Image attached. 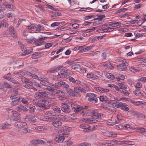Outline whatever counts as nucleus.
<instances>
[{
    "label": "nucleus",
    "mask_w": 146,
    "mask_h": 146,
    "mask_svg": "<svg viewBox=\"0 0 146 146\" xmlns=\"http://www.w3.org/2000/svg\"><path fill=\"white\" fill-rule=\"evenodd\" d=\"M29 111L31 113H33L35 112V110L36 108L35 106H30L29 107Z\"/></svg>",
    "instance_id": "49"
},
{
    "label": "nucleus",
    "mask_w": 146,
    "mask_h": 146,
    "mask_svg": "<svg viewBox=\"0 0 146 146\" xmlns=\"http://www.w3.org/2000/svg\"><path fill=\"white\" fill-rule=\"evenodd\" d=\"M62 66L61 65L54 66L51 68L50 69L48 70V72L50 73L57 72L62 68Z\"/></svg>",
    "instance_id": "13"
},
{
    "label": "nucleus",
    "mask_w": 146,
    "mask_h": 146,
    "mask_svg": "<svg viewBox=\"0 0 146 146\" xmlns=\"http://www.w3.org/2000/svg\"><path fill=\"white\" fill-rule=\"evenodd\" d=\"M63 81H61L56 83L53 86H54V87L56 88H58L59 87H62Z\"/></svg>",
    "instance_id": "34"
},
{
    "label": "nucleus",
    "mask_w": 146,
    "mask_h": 146,
    "mask_svg": "<svg viewBox=\"0 0 146 146\" xmlns=\"http://www.w3.org/2000/svg\"><path fill=\"white\" fill-rule=\"evenodd\" d=\"M80 128L83 129L84 132H89L90 131H92L94 130L93 128H91L89 125L86 126L85 124H82L80 125Z\"/></svg>",
    "instance_id": "11"
},
{
    "label": "nucleus",
    "mask_w": 146,
    "mask_h": 146,
    "mask_svg": "<svg viewBox=\"0 0 146 146\" xmlns=\"http://www.w3.org/2000/svg\"><path fill=\"white\" fill-rule=\"evenodd\" d=\"M46 109H49L50 107H52L55 104V102L53 100H49L48 101L46 100Z\"/></svg>",
    "instance_id": "18"
},
{
    "label": "nucleus",
    "mask_w": 146,
    "mask_h": 146,
    "mask_svg": "<svg viewBox=\"0 0 146 146\" xmlns=\"http://www.w3.org/2000/svg\"><path fill=\"white\" fill-rule=\"evenodd\" d=\"M103 115L102 114H101L98 112H94L92 114L91 116L92 117V120L93 121V123H94L100 122L102 116H103Z\"/></svg>",
    "instance_id": "3"
},
{
    "label": "nucleus",
    "mask_w": 146,
    "mask_h": 146,
    "mask_svg": "<svg viewBox=\"0 0 146 146\" xmlns=\"http://www.w3.org/2000/svg\"><path fill=\"white\" fill-rule=\"evenodd\" d=\"M58 117L60 120H61L62 121H64L66 119L64 116L61 115H58Z\"/></svg>",
    "instance_id": "55"
},
{
    "label": "nucleus",
    "mask_w": 146,
    "mask_h": 146,
    "mask_svg": "<svg viewBox=\"0 0 146 146\" xmlns=\"http://www.w3.org/2000/svg\"><path fill=\"white\" fill-rule=\"evenodd\" d=\"M109 136L112 137H115L117 136V133L113 132H110L109 133Z\"/></svg>",
    "instance_id": "57"
},
{
    "label": "nucleus",
    "mask_w": 146,
    "mask_h": 146,
    "mask_svg": "<svg viewBox=\"0 0 146 146\" xmlns=\"http://www.w3.org/2000/svg\"><path fill=\"white\" fill-rule=\"evenodd\" d=\"M21 101L22 103L25 104H28V99L27 98H21Z\"/></svg>",
    "instance_id": "50"
},
{
    "label": "nucleus",
    "mask_w": 146,
    "mask_h": 146,
    "mask_svg": "<svg viewBox=\"0 0 146 146\" xmlns=\"http://www.w3.org/2000/svg\"><path fill=\"white\" fill-rule=\"evenodd\" d=\"M5 6L6 8H9L10 9H11V10H14L13 6V5L12 4L5 5Z\"/></svg>",
    "instance_id": "53"
},
{
    "label": "nucleus",
    "mask_w": 146,
    "mask_h": 146,
    "mask_svg": "<svg viewBox=\"0 0 146 146\" xmlns=\"http://www.w3.org/2000/svg\"><path fill=\"white\" fill-rule=\"evenodd\" d=\"M97 17L94 19V20H98L99 21H101L102 19L105 17L106 16L105 15H96Z\"/></svg>",
    "instance_id": "36"
},
{
    "label": "nucleus",
    "mask_w": 146,
    "mask_h": 146,
    "mask_svg": "<svg viewBox=\"0 0 146 146\" xmlns=\"http://www.w3.org/2000/svg\"><path fill=\"white\" fill-rule=\"evenodd\" d=\"M91 144L85 142L81 143L79 146H91Z\"/></svg>",
    "instance_id": "58"
},
{
    "label": "nucleus",
    "mask_w": 146,
    "mask_h": 146,
    "mask_svg": "<svg viewBox=\"0 0 146 146\" xmlns=\"http://www.w3.org/2000/svg\"><path fill=\"white\" fill-rule=\"evenodd\" d=\"M44 42L40 38H39L37 40L36 42V45L40 46Z\"/></svg>",
    "instance_id": "52"
},
{
    "label": "nucleus",
    "mask_w": 146,
    "mask_h": 146,
    "mask_svg": "<svg viewBox=\"0 0 146 146\" xmlns=\"http://www.w3.org/2000/svg\"><path fill=\"white\" fill-rule=\"evenodd\" d=\"M128 65V63H126L125 64H119L117 66V68L119 70L125 71L127 69V66Z\"/></svg>",
    "instance_id": "16"
},
{
    "label": "nucleus",
    "mask_w": 146,
    "mask_h": 146,
    "mask_svg": "<svg viewBox=\"0 0 146 146\" xmlns=\"http://www.w3.org/2000/svg\"><path fill=\"white\" fill-rule=\"evenodd\" d=\"M25 119L26 121L31 122H34L36 120L34 117H32L30 115H27Z\"/></svg>",
    "instance_id": "19"
},
{
    "label": "nucleus",
    "mask_w": 146,
    "mask_h": 146,
    "mask_svg": "<svg viewBox=\"0 0 146 146\" xmlns=\"http://www.w3.org/2000/svg\"><path fill=\"white\" fill-rule=\"evenodd\" d=\"M61 105L62 107L61 108V109L63 112L66 113H68L70 112V106L69 105L64 103H62Z\"/></svg>",
    "instance_id": "10"
},
{
    "label": "nucleus",
    "mask_w": 146,
    "mask_h": 146,
    "mask_svg": "<svg viewBox=\"0 0 146 146\" xmlns=\"http://www.w3.org/2000/svg\"><path fill=\"white\" fill-rule=\"evenodd\" d=\"M119 87H120V89H126L127 87L126 86L123 84H120L119 85H118Z\"/></svg>",
    "instance_id": "63"
},
{
    "label": "nucleus",
    "mask_w": 146,
    "mask_h": 146,
    "mask_svg": "<svg viewBox=\"0 0 146 146\" xmlns=\"http://www.w3.org/2000/svg\"><path fill=\"white\" fill-rule=\"evenodd\" d=\"M69 80L70 82L74 84L79 85L80 84L81 82L80 81L75 79L72 77H70L69 76Z\"/></svg>",
    "instance_id": "23"
},
{
    "label": "nucleus",
    "mask_w": 146,
    "mask_h": 146,
    "mask_svg": "<svg viewBox=\"0 0 146 146\" xmlns=\"http://www.w3.org/2000/svg\"><path fill=\"white\" fill-rule=\"evenodd\" d=\"M115 128L118 129H121L123 128V125H118L115 126Z\"/></svg>",
    "instance_id": "64"
},
{
    "label": "nucleus",
    "mask_w": 146,
    "mask_h": 146,
    "mask_svg": "<svg viewBox=\"0 0 146 146\" xmlns=\"http://www.w3.org/2000/svg\"><path fill=\"white\" fill-rule=\"evenodd\" d=\"M55 11L56 12L53 13V15L51 16V17L53 19H55L56 17L61 15V13L59 12L58 10L57 11Z\"/></svg>",
    "instance_id": "32"
},
{
    "label": "nucleus",
    "mask_w": 146,
    "mask_h": 146,
    "mask_svg": "<svg viewBox=\"0 0 146 146\" xmlns=\"http://www.w3.org/2000/svg\"><path fill=\"white\" fill-rule=\"evenodd\" d=\"M32 143L33 144H44L46 143V142L42 139H35L32 141Z\"/></svg>",
    "instance_id": "21"
},
{
    "label": "nucleus",
    "mask_w": 146,
    "mask_h": 146,
    "mask_svg": "<svg viewBox=\"0 0 146 146\" xmlns=\"http://www.w3.org/2000/svg\"><path fill=\"white\" fill-rule=\"evenodd\" d=\"M82 121L86 123H94L92 119L91 120L89 119L84 118L83 119Z\"/></svg>",
    "instance_id": "47"
},
{
    "label": "nucleus",
    "mask_w": 146,
    "mask_h": 146,
    "mask_svg": "<svg viewBox=\"0 0 146 146\" xmlns=\"http://www.w3.org/2000/svg\"><path fill=\"white\" fill-rule=\"evenodd\" d=\"M63 85L62 87L65 88H66V90L67 89H70L69 88V86L67 84L64 82V81H63Z\"/></svg>",
    "instance_id": "54"
},
{
    "label": "nucleus",
    "mask_w": 146,
    "mask_h": 146,
    "mask_svg": "<svg viewBox=\"0 0 146 146\" xmlns=\"http://www.w3.org/2000/svg\"><path fill=\"white\" fill-rule=\"evenodd\" d=\"M107 77L109 78L111 80H113L115 78V76L113 75H111L109 73L107 74Z\"/></svg>",
    "instance_id": "60"
},
{
    "label": "nucleus",
    "mask_w": 146,
    "mask_h": 146,
    "mask_svg": "<svg viewBox=\"0 0 146 146\" xmlns=\"http://www.w3.org/2000/svg\"><path fill=\"white\" fill-rule=\"evenodd\" d=\"M50 121L52 122V124L54 127H56L58 126H60L62 125V123L58 119H57L56 117L51 118Z\"/></svg>",
    "instance_id": "6"
},
{
    "label": "nucleus",
    "mask_w": 146,
    "mask_h": 146,
    "mask_svg": "<svg viewBox=\"0 0 146 146\" xmlns=\"http://www.w3.org/2000/svg\"><path fill=\"white\" fill-rule=\"evenodd\" d=\"M14 125L15 126H17L18 127L20 128H23L25 129L23 131V132L24 133H27L30 132V129L27 130V124L25 122H18L14 123Z\"/></svg>",
    "instance_id": "2"
},
{
    "label": "nucleus",
    "mask_w": 146,
    "mask_h": 146,
    "mask_svg": "<svg viewBox=\"0 0 146 146\" xmlns=\"http://www.w3.org/2000/svg\"><path fill=\"white\" fill-rule=\"evenodd\" d=\"M81 89V87H75L74 88V90L77 93H79V92H80Z\"/></svg>",
    "instance_id": "61"
},
{
    "label": "nucleus",
    "mask_w": 146,
    "mask_h": 146,
    "mask_svg": "<svg viewBox=\"0 0 146 146\" xmlns=\"http://www.w3.org/2000/svg\"><path fill=\"white\" fill-rule=\"evenodd\" d=\"M80 107L79 106H77L76 105L74 104H71V107L73 109H74V112L76 113H78V110L77 109L78 108H80Z\"/></svg>",
    "instance_id": "38"
},
{
    "label": "nucleus",
    "mask_w": 146,
    "mask_h": 146,
    "mask_svg": "<svg viewBox=\"0 0 146 146\" xmlns=\"http://www.w3.org/2000/svg\"><path fill=\"white\" fill-rule=\"evenodd\" d=\"M33 50V49L31 48L30 49L27 50L26 49L25 51H24V52H23L22 53L21 55L22 56H24L26 55V54H29L32 52Z\"/></svg>",
    "instance_id": "37"
},
{
    "label": "nucleus",
    "mask_w": 146,
    "mask_h": 146,
    "mask_svg": "<svg viewBox=\"0 0 146 146\" xmlns=\"http://www.w3.org/2000/svg\"><path fill=\"white\" fill-rule=\"evenodd\" d=\"M16 110L17 111L20 112L22 111H27L28 109L27 108L23 106L19 105L16 108Z\"/></svg>",
    "instance_id": "25"
},
{
    "label": "nucleus",
    "mask_w": 146,
    "mask_h": 146,
    "mask_svg": "<svg viewBox=\"0 0 146 146\" xmlns=\"http://www.w3.org/2000/svg\"><path fill=\"white\" fill-rule=\"evenodd\" d=\"M11 74L10 73H9L5 75L3 77V78H4L8 80L10 82H12L14 84H19V82L17 81V80L15 79L11 78L9 76H11Z\"/></svg>",
    "instance_id": "7"
},
{
    "label": "nucleus",
    "mask_w": 146,
    "mask_h": 146,
    "mask_svg": "<svg viewBox=\"0 0 146 146\" xmlns=\"http://www.w3.org/2000/svg\"><path fill=\"white\" fill-rule=\"evenodd\" d=\"M95 89L97 91L102 93H107L109 91L107 89H104L100 87H96Z\"/></svg>",
    "instance_id": "22"
},
{
    "label": "nucleus",
    "mask_w": 146,
    "mask_h": 146,
    "mask_svg": "<svg viewBox=\"0 0 146 146\" xmlns=\"http://www.w3.org/2000/svg\"><path fill=\"white\" fill-rule=\"evenodd\" d=\"M13 115L15 117L14 120L17 121L21 120V115L19 113L16 111H12Z\"/></svg>",
    "instance_id": "15"
},
{
    "label": "nucleus",
    "mask_w": 146,
    "mask_h": 146,
    "mask_svg": "<svg viewBox=\"0 0 146 146\" xmlns=\"http://www.w3.org/2000/svg\"><path fill=\"white\" fill-rule=\"evenodd\" d=\"M46 100L44 99L42 100L41 101L39 102H38L37 103V105L38 106L40 107L39 110H40L41 107H42V109L41 110V111H43L46 109Z\"/></svg>",
    "instance_id": "12"
},
{
    "label": "nucleus",
    "mask_w": 146,
    "mask_h": 146,
    "mask_svg": "<svg viewBox=\"0 0 146 146\" xmlns=\"http://www.w3.org/2000/svg\"><path fill=\"white\" fill-rule=\"evenodd\" d=\"M44 112L46 115L50 116H55L56 115V113L54 109H52L50 111H45Z\"/></svg>",
    "instance_id": "27"
},
{
    "label": "nucleus",
    "mask_w": 146,
    "mask_h": 146,
    "mask_svg": "<svg viewBox=\"0 0 146 146\" xmlns=\"http://www.w3.org/2000/svg\"><path fill=\"white\" fill-rule=\"evenodd\" d=\"M138 117L141 118L143 119H145L146 118V117L144 114L139 113Z\"/></svg>",
    "instance_id": "59"
},
{
    "label": "nucleus",
    "mask_w": 146,
    "mask_h": 146,
    "mask_svg": "<svg viewBox=\"0 0 146 146\" xmlns=\"http://www.w3.org/2000/svg\"><path fill=\"white\" fill-rule=\"evenodd\" d=\"M130 113H131L133 116H135L138 117L139 112H138L137 111H135L133 110L129 111Z\"/></svg>",
    "instance_id": "40"
},
{
    "label": "nucleus",
    "mask_w": 146,
    "mask_h": 146,
    "mask_svg": "<svg viewBox=\"0 0 146 146\" xmlns=\"http://www.w3.org/2000/svg\"><path fill=\"white\" fill-rule=\"evenodd\" d=\"M143 92L140 90H136L133 92V93L135 95L140 97L143 96Z\"/></svg>",
    "instance_id": "31"
},
{
    "label": "nucleus",
    "mask_w": 146,
    "mask_h": 146,
    "mask_svg": "<svg viewBox=\"0 0 146 146\" xmlns=\"http://www.w3.org/2000/svg\"><path fill=\"white\" fill-rule=\"evenodd\" d=\"M35 28L36 29V30L38 32L41 31L44 29L43 27L39 25H36Z\"/></svg>",
    "instance_id": "44"
},
{
    "label": "nucleus",
    "mask_w": 146,
    "mask_h": 146,
    "mask_svg": "<svg viewBox=\"0 0 146 146\" xmlns=\"http://www.w3.org/2000/svg\"><path fill=\"white\" fill-rule=\"evenodd\" d=\"M98 72H95L94 74L92 73H88L87 75V77L89 78H92L98 80L100 79L99 77L96 75Z\"/></svg>",
    "instance_id": "14"
},
{
    "label": "nucleus",
    "mask_w": 146,
    "mask_h": 146,
    "mask_svg": "<svg viewBox=\"0 0 146 146\" xmlns=\"http://www.w3.org/2000/svg\"><path fill=\"white\" fill-rule=\"evenodd\" d=\"M53 92L55 94H60L62 95H64V92L62 91L55 89H54Z\"/></svg>",
    "instance_id": "42"
},
{
    "label": "nucleus",
    "mask_w": 146,
    "mask_h": 146,
    "mask_svg": "<svg viewBox=\"0 0 146 146\" xmlns=\"http://www.w3.org/2000/svg\"><path fill=\"white\" fill-rule=\"evenodd\" d=\"M126 105H127L125 103H123V105H122V106H121V107L120 108L121 109L123 110H129V108L128 107L126 106Z\"/></svg>",
    "instance_id": "45"
},
{
    "label": "nucleus",
    "mask_w": 146,
    "mask_h": 146,
    "mask_svg": "<svg viewBox=\"0 0 146 146\" xmlns=\"http://www.w3.org/2000/svg\"><path fill=\"white\" fill-rule=\"evenodd\" d=\"M26 26L27 27V29H32L35 28L36 25H35L34 24H32L29 26Z\"/></svg>",
    "instance_id": "51"
},
{
    "label": "nucleus",
    "mask_w": 146,
    "mask_h": 146,
    "mask_svg": "<svg viewBox=\"0 0 146 146\" xmlns=\"http://www.w3.org/2000/svg\"><path fill=\"white\" fill-rule=\"evenodd\" d=\"M11 127V125L7 122H5L0 125V129H5L9 128Z\"/></svg>",
    "instance_id": "20"
},
{
    "label": "nucleus",
    "mask_w": 146,
    "mask_h": 146,
    "mask_svg": "<svg viewBox=\"0 0 146 146\" xmlns=\"http://www.w3.org/2000/svg\"><path fill=\"white\" fill-rule=\"evenodd\" d=\"M92 46H87L86 48L82 49L80 51V52H85L87 51H89L91 50L92 48Z\"/></svg>",
    "instance_id": "46"
},
{
    "label": "nucleus",
    "mask_w": 146,
    "mask_h": 146,
    "mask_svg": "<svg viewBox=\"0 0 146 146\" xmlns=\"http://www.w3.org/2000/svg\"><path fill=\"white\" fill-rule=\"evenodd\" d=\"M18 44L22 50L23 51V52H24V51H25L26 49V47L21 42H19Z\"/></svg>",
    "instance_id": "43"
},
{
    "label": "nucleus",
    "mask_w": 146,
    "mask_h": 146,
    "mask_svg": "<svg viewBox=\"0 0 146 146\" xmlns=\"http://www.w3.org/2000/svg\"><path fill=\"white\" fill-rule=\"evenodd\" d=\"M117 119H115V120L113 122L111 123V124H110V125H114L115 124L119 123L120 121L122 120V119L121 117H120V115L118 114L117 116Z\"/></svg>",
    "instance_id": "28"
},
{
    "label": "nucleus",
    "mask_w": 146,
    "mask_h": 146,
    "mask_svg": "<svg viewBox=\"0 0 146 146\" xmlns=\"http://www.w3.org/2000/svg\"><path fill=\"white\" fill-rule=\"evenodd\" d=\"M86 97H88V100L93 103H96L98 102V98L97 95L93 93H88L86 95Z\"/></svg>",
    "instance_id": "1"
},
{
    "label": "nucleus",
    "mask_w": 146,
    "mask_h": 146,
    "mask_svg": "<svg viewBox=\"0 0 146 146\" xmlns=\"http://www.w3.org/2000/svg\"><path fill=\"white\" fill-rule=\"evenodd\" d=\"M143 5H141L140 4L136 5H135L134 7V10L136 9H137L141 7H143Z\"/></svg>",
    "instance_id": "62"
},
{
    "label": "nucleus",
    "mask_w": 146,
    "mask_h": 146,
    "mask_svg": "<svg viewBox=\"0 0 146 146\" xmlns=\"http://www.w3.org/2000/svg\"><path fill=\"white\" fill-rule=\"evenodd\" d=\"M65 137H67L66 136H59L55 137L54 140L58 142H62L64 140Z\"/></svg>",
    "instance_id": "26"
},
{
    "label": "nucleus",
    "mask_w": 146,
    "mask_h": 146,
    "mask_svg": "<svg viewBox=\"0 0 146 146\" xmlns=\"http://www.w3.org/2000/svg\"><path fill=\"white\" fill-rule=\"evenodd\" d=\"M60 72H63L65 74H68L69 76L70 75H72L73 74V72L71 70H68L66 68L64 67L61 68Z\"/></svg>",
    "instance_id": "17"
},
{
    "label": "nucleus",
    "mask_w": 146,
    "mask_h": 146,
    "mask_svg": "<svg viewBox=\"0 0 146 146\" xmlns=\"http://www.w3.org/2000/svg\"><path fill=\"white\" fill-rule=\"evenodd\" d=\"M40 84L43 86V88H42L44 89L46 87H48L50 85L49 82L45 80L41 81L40 82Z\"/></svg>",
    "instance_id": "29"
},
{
    "label": "nucleus",
    "mask_w": 146,
    "mask_h": 146,
    "mask_svg": "<svg viewBox=\"0 0 146 146\" xmlns=\"http://www.w3.org/2000/svg\"><path fill=\"white\" fill-rule=\"evenodd\" d=\"M77 110H78L77 111L79 113L82 114L83 113V115H86L87 114L86 112L88 111L89 110L88 107L84 106L82 107L80 106V108H78Z\"/></svg>",
    "instance_id": "8"
},
{
    "label": "nucleus",
    "mask_w": 146,
    "mask_h": 146,
    "mask_svg": "<svg viewBox=\"0 0 146 146\" xmlns=\"http://www.w3.org/2000/svg\"><path fill=\"white\" fill-rule=\"evenodd\" d=\"M58 76L59 78H67L69 77L68 74H65L62 72L59 73Z\"/></svg>",
    "instance_id": "30"
},
{
    "label": "nucleus",
    "mask_w": 146,
    "mask_h": 146,
    "mask_svg": "<svg viewBox=\"0 0 146 146\" xmlns=\"http://www.w3.org/2000/svg\"><path fill=\"white\" fill-rule=\"evenodd\" d=\"M9 33H10L12 36L14 38H16V36L15 34V31L14 27L12 26L9 27Z\"/></svg>",
    "instance_id": "24"
},
{
    "label": "nucleus",
    "mask_w": 146,
    "mask_h": 146,
    "mask_svg": "<svg viewBox=\"0 0 146 146\" xmlns=\"http://www.w3.org/2000/svg\"><path fill=\"white\" fill-rule=\"evenodd\" d=\"M36 40V39L35 38L33 37L30 39H26V42L29 44L33 43L35 42Z\"/></svg>",
    "instance_id": "39"
},
{
    "label": "nucleus",
    "mask_w": 146,
    "mask_h": 146,
    "mask_svg": "<svg viewBox=\"0 0 146 146\" xmlns=\"http://www.w3.org/2000/svg\"><path fill=\"white\" fill-rule=\"evenodd\" d=\"M70 129L66 126H62L59 128L58 133L60 135H68L69 133Z\"/></svg>",
    "instance_id": "4"
},
{
    "label": "nucleus",
    "mask_w": 146,
    "mask_h": 146,
    "mask_svg": "<svg viewBox=\"0 0 146 146\" xmlns=\"http://www.w3.org/2000/svg\"><path fill=\"white\" fill-rule=\"evenodd\" d=\"M21 99L20 97H19L18 98L12 101L11 103V105L12 106H14L18 104L19 100Z\"/></svg>",
    "instance_id": "41"
},
{
    "label": "nucleus",
    "mask_w": 146,
    "mask_h": 146,
    "mask_svg": "<svg viewBox=\"0 0 146 146\" xmlns=\"http://www.w3.org/2000/svg\"><path fill=\"white\" fill-rule=\"evenodd\" d=\"M111 24L113 25L112 27H113V29L119 28L121 27V23L119 22H114L111 23Z\"/></svg>",
    "instance_id": "33"
},
{
    "label": "nucleus",
    "mask_w": 146,
    "mask_h": 146,
    "mask_svg": "<svg viewBox=\"0 0 146 146\" xmlns=\"http://www.w3.org/2000/svg\"><path fill=\"white\" fill-rule=\"evenodd\" d=\"M71 68L73 69L77 70L80 69V65L78 64L74 63L72 64Z\"/></svg>",
    "instance_id": "35"
},
{
    "label": "nucleus",
    "mask_w": 146,
    "mask_h": 146,
    "mask_svg": "<svg viewBox=\"0 0 146 146\" xmlns=\"http://www.w3.org/2000/svg\"><path fill=\"white\" fill-rule=\"evenodd\" d=\"M37 98H46L48 97V92L41 90H39L36 92L35 95Z\"/></svg>",
    "instance_id": "5"
},
{
    "label": "nucleus",
    "mask_w": 146,
    "mask_h": 146,
    "mask_svg": "<svg viewBox=\"0 0 146 146\" xmlns=\"http://www.w3.org/2000/svg\"><path fill=\"white\" fill-rule=\"evenodd\" d=\"M137 130H138V131L140 133H143L144 132H145V131L146 130L145 129L141 127H138L137 128Z\"/></svg>",
    "instance_id": "56"
},
{
    "label": "nucleus",
    "mask_w": 146,
    "mask_h": 146,
    "mask_svg": "<svg viewBox=\"0 0 146 146\" xmlns=\"http://www.w3.org/2000/svg\"><path fill=\"white\" fill-rule=\"evenodd\" d=\"M3 87L6 88H12L11 86L7 82H4L3 84Z\"/></svg>",
    "instance_id": "48"
},
{
    "label": "nucleus",
    "mask_w": 146,
    "mask_h": 146,
    "mask_svg": "<svg viewBox=\"0 0 146 146\" xmlns=\"http://www.w3.org/2000/svg\"><path fill=\"white\" fill-rule=\"evenodd\" d=\"M66 92L71 96L76 97L80 96V93H77L75 91L71 89H67L66 90Z\"/></svg>",
    "instance_id": "9"
}]
</instances>
